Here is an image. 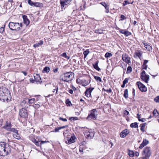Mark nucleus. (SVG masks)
<instances>
[{
    "label": "nucleus",
    "instance_id": "f257e3e1",
    "mask_svg": "<svg viewBox=\"0 0 159 159\" xmlns=\"http://www.w3.org/2000/svg\"><path fill=\"white\" fill-rule=\"evenodd\" d=\"M11 98V95L8 90L4 87L0 88V99L7 101Z\"/></svg>",
    "mask_w": 159,
    "mask_h": 159
},
{
    "label": "nucleus",
    "instance_id": "f03ea898",
    "mask_svg": "<svg viewBox=\"0 0 159 159\" xmlns=\"http://www.w3.org/2000/svg\"><path fill=\"white\" fill-rule=\"evenodd\" d=\"M74 77V74L72 72H68L62 74L60 79L64 82H68L72 80Z\"/></svg>",
    "mask_w": 159,
    "mask_h": 159
},
{
    "label": "nucleus",
    "instance_id": "7ed1b4c3",
    "mask_svg": "<svg viewBox=\"0 0 159 159\" xmlns=\"http://www.w3.org/2000/svg\"><path fill=\"white\" fill-rule=\"evenodd\" d=\"M22 26V23L19 24V23H14L12 22H10L8 24V26L10 29L12 30L19 31Z\"/></svg>",
    "mask_w": 159,
    "mask_h": 159
},
{
    "label": "nucleus",
    "instance_id": "20e7f679",
    "mask_svg": "<svg viewBox=\"0 0 159 159\" xmlns=\"http://www.w3.org/2000/svg\"><path fill=\"white\" fill-rule=\"evenodd\" d=\"M29 138L37 146H40L41 145L43 144L44 143H46L48 142L46 141H41L39 140V139H35L34 135L32 134L30 135Z\"/></svg>",
    "mask_w": 159,
    "mask_h": 159
},
{
    "label": "nucleus",
    "instance_id": "39448f33",
    "mask_svg": "<svg viewBox=\"0 0 159 159\" xmlns=\"http://www.w3.org/2000/svg\"><path fill=\"white\" fill-rule=\"evenodd\" d=\"M84 134L86 137L89 139L92 138L94 135V131L91 129L86 130L84 132Z\"/></svg>",
    "mask_w": 159,
    "mask_h": 159
},
{
    "label": "nucleus",
    "instance_id": "423d86ee",
    "mask_svg": "<svg viewBox=\"0 0 159 159\" xmlns=\"http://www.w3.org/2000/svg\"><path fill=\"white\" fill-rule=\"evenodd\" d=\"M97 112L96 109H93L90 111V113L89 114L87 118L89 119V118L95 120L96 119L97 116Z\"/></svg>",
    "mask_w": 159,
    "mask_h": 159
},
{
    "label": "nucleus",
    "instance_id": "0eeeda50",
    "mask_svg": "<svg viewBox=\"0 0 159 159\" xmlns=\"http://www.w3.org/2000/svg\"><path fill=\"white\" fill-rule=\"evenodd\" d=\"M11 125L10 122L6 121V124L3 126V128L7 129V131L12 132L15 130V128H11Z\"/></svg>",
    "mask_w": 159,
    "mask_h": 159
},
{
    "label": "nucleus",
    "instance_id": "6e6552de",
    "mask_svg": "<svg viewBox=\"0 0 159 159\" xmlns=\"http://www.w3.org/2000/svg\"><path fill=\"white\" fill-rule=\"evenodd\" d=\"M19 114L21 117L23 118H27L28 116L27 110L23 108L20 110Z\"/></svg>",
    "mask_w": 159,
    "mask_h": 159
},
{
    "label": "nucleus",
    "instance_id": "1a4fd4ad",
    "mask_svg": "<svg viewBox=\"0 0 159 159\" xmlns=\"http://www.w3.org/2000/svg\"><path fill=\"white\" fill-rule=\"evenodd\" d=\"M139 90L142 92H145L147 91V88L140 82H137L136 83Z\"/></svg>",
    "mask_w": 159,
    "mask_h": 159
},
{
    "label": "nucleus",
    "instance_id": "9d476101",
    "mask_svg": "<svg viewBox=\"0 0 159 159\" xmlns=\"http://www.w3.org/2000/svg\"><path fill=\"white\" fill-rule=\"evenodd\" d=\"M151 154L150 150H144L143 152L142 155L143 158L149 159Z\"/></svg>",
    "mask_w": 159,
    "mask_h": 159
},
{
    "label": "nucleus",
    "instance_id": "9b49d317",
    "mask_svg": "<svg viewBox=\"0 0 159 159\" xmlns=\"http://www.w3.org/2000/svg\"><path fill=\"white\" fill-rule=\"evenodd\" d=\"M123 60L126 62L127 63L129 64L131 63L130 58L126 54H123L122 56Z\"/></svg>",
    "mask_w": 159,
    "mask_h": 159
},
{
    "label": "nucleus",
    "instance_id": "f8f14e48",
    "mask_svg": "<svg viewBox=\"0 0 159 159\" xmlns=\"http://www.w3.org/2000/svg\"><path fill=\"white\" fill-rule=\"evenodd\" d=\"M128 153L130 157H133L134 156L138 157L139 156V153L131 150H128Z\"/></svg>",
    "mask_w": 159,
    "mask_h": 159
},
{
    "label": "nucleus",
    "instance_id": "ddd939ff",
    "mask_svg": "<svg viewBox=\"0 0 159 159\" xmlns=\"http://www.w3.org/2000/svg\"><path fill=\"white\" fill-rule=\"evenodd\" d=\"M72 0H60V3L61 5V8L63 9L65 6L69 4Z\"/></svg>",
    "mask_w": 159,
    "mask_h": 159
},
{
    "label": "nucleus",
    "instance_id": "4468645a",
    "mask_svg": "<svg viewBox=\"0 0 159 159\" xmlns=\"http://www.w3.org/2000/svg\"><path fill=\"white\" fill-rule=\"evenodd\" d=\"M0 150V155L1 156H7L11 152L10 150Z\"/></svg>",
    "mask_w": 159,
    "mask_h": 159
},
{
    "label": "nucleus",
    "instance_id": "2eb2a0df",
    "mask_svg": "<svg viewBox=\"0 0 159 159\" xmlns=\"http://www.w3.org/2000/svg\"><path fill=\"white\" fill-rule=\"evenodd\" d=\"M94 89V88H90L87 89L85 92L86 96L87 97H90L91 95V93Z\"/></svg>",
    "mask_w": 159,
    "mask_h": 159
},
{
    "label": "nucleus",
    "instance_id": "dca6fc26",
    "mask_svg": "<svg viewBox=\"0 0 159 159\" xmlns=\"http://www.w3.org/2000/svg\"><path fill=\"white\" fill-rule=\"evenodd\" d=\"M34 77L35 82L36 83H40L42 82L40 75L37 74H34Z\"/></svg>",
    "mask_w": 159,
    "mask_h": 159
},
{
    "label": "nucleus",
    "instance_id": "f3484780",
    "mask_svg": "<svg viewBox=\"0 0 159 159\" xmlns=\"http://www.w3.org/2000/svg\"><path fill=\"white\" fill-rule=\"evenodd\" d=\"M12 132L13 133V135L14 138L17 139H20V134L18 133V130L16 129H15V130Z\"/></svg>",
    "mask_w": 159,
    "mask_h": 159
},
{
    "label": "nucleus",
    "instance_id": "a211bd4d",
    "mask_svg": "<svg viewBox=\"0 0 159 159\" xmlns=\"http://www.w3.org/2000/svg\"><path fill=\"white\" fill-rule=\"evenodd\" d=\"M129 131L127 129L123 130L120 134V136L121 138H124L128 134Z\"/></svg>",
    "mask_w": 159,
    "mask_h": 159
},
{
    "label": "nucleus",
    "instance_id": "6ab92c4d",
    "mask_svg": "<svg viewBox=\"0 0 159 159\" xmlns=\"http://www.w3.org/2000/svg\"><path fill=\"white\" fill-rule=\"evenodd\" d=\"M149 76L148 75L141 76V78L146 83H148L149 80Z\"/></svg>",
    "mask_w": 159,
    "mask_h": 159
},
{
    "label": "nucleus",
    "instance_id": "aec40b11",
    "mask_svg": "<svg viewBox=\"0 0 159 159\" xmlns=\"http://www.w3.org/2000/svg\"><path fill=\"white\" fill-rule=\"evenodd\" d=\"M75 138L74 136H71L70 139H68L67 141H66V143L67 144H70L75 142Z\"/></svg>",
    "mask_w": 159,
    "mask_h": 159
},
{
    "label": "nucleus",
    "instance_id": "412c9836",
    "mask_svg": "<svg viewBox=\"0 0 159 159\" xmlns=\"http://www.w3.org/2000/svg\"><path fill=\"white\" fill-rule=\"evenodd\" d=\"M43 43V41L42 40H40L38 43H36L33 45V47L35 48H38L40 46H42Z\"/></svg>",
    "mask_w": 159,
    "mask_h": 159
},
{
    "label": "nucleus",
    "instance_id": "4be33fe9",
    "mask_svg": "<svg viewBox=\"0 0 159 159\" xmlns=\"http://www.w3.org/2000/svg\"><path fill=\"white\" fill-rule=\"evenodd\" d=\"M23 18L24 23L26 25H28L30 23V21L27 18V16H26L24 15L23 16Z\"/></svg>",
    "mask_w": 159,
    "mask_h": 159
},
{
    "label": "nucleus",
    "instance_id": "5701e85b",
    "mask_svg": "<svg viewBox=\"0 0 159 159\" xmlns=\"http://www.w3.org/2000/svg\"><path fill=\"white\" fill-rule=\"evenodd\" d=\"M148 140H146V139L143 140L142 143L140 146L139 147V148H142L143 147H144V146H146L147 144H148Z\"/></svg>",
    "mask_w": 159,
    "mask_h": 159
},
{
    "label": "nucleus",
    "instance_id": "b1692460",
    "mask_svg": "<svg viewBox=\"0 0 159 159\" xmlns=\"http://www.w3.org/2000/svg\"><path fill=\"white\" fill-rule=\"evenodd\" d=\"M144 47L148 51H150L152 50V48L148 43H143Z\"/></svg>",
    "mask_w": 159,
    "mask_h": 159
},
{
    "label": "nucleus",
    "instance_id": "393cba45",
    "mask_svg": "<svg viewBox=\"0 0 159 159\" xmlns=\"http://www.w3.org/2000/svg\"><path fill=\"white\" fill-rule=\"evenodd\" d=\"M98 61H97L96 62L95 64H93V65L94 68H95L97 70L99 71L100 70V69L98 67Z\"/></svg>",
    "mask_w": 159,
    "mask_h": 159
},
{
    "label": "nucleus",
    "instance_id": "a878e982",
    "mask_svg": "<svg viewBox=\"0 0 159 159\" xmlns=\"http://www.w3.org/2000/svg\"><path fill=\"white\" fill-rule=\"evenodd\" d=\"M43 4L42 3L35 2L34 6L36 7H41L43 6Z\"/></svg>",
    "mask_w": 159,
    "mask_h": 159
},
{
    "label": "nucleus",
    "instance_id": "bb28decb",
    "mask_svg": "<svg viewBox=\"0 0 159 159\" xmlns=\"http://www.w3.org/2000/svg\"><path fill=\"white\" fill-rule=\"evenodd\" d=\"M124 96L126 99L128 98V93L127 89H125L124 92Z\"/></svg>",
    "mask_w": 159,
    "mask_h": 159
},
{
    "label": "nucleus",
    "instance_id": "cd10ccee",
    "mask_svg": "<svg viewBox=\"0 0 159 159\" xmlns=\"http://www.w3.org/2000/svg\"><path fill=\"white\" fill-rule=\"evenodd\" d=\"M5 148H6L5 143L4 142L0 143V149H5Z\"/></svg>",
    "mask_w": 159,
    "mask_h": 159
},
{
    "label": "nucleus",
    "instance_id": "c85d7f7f",
    "mask_svg": "<svg viewBox=\"0 0 159 159\" xmlns=\"http://www.w3.org/2000/svg\"><path fill=\"white\" fill-rule=\"evenodd\" d=\"M135 55L138 57L139 58H140L141 57L142 53V52H140L139 51H137L135 52Z\"/></svg>",
    "mask_w": 159,
    "mask_h": 159
},
{
    "label": "nucleus",
    "instance_id": "c756f323",
    "mask_svg": "<svg viewBox=\"0 0 159 159\" xmlns=\"http://www.w3.org/2000/svg\"><path fill=\"white\" fill-rule=\"evenodd\" d=\"M130 126L131 128H138V123L137 122H134L131 123L130 125Z\"/></svg>",
    "mask_w": 159,
    "mask_h": 159
},
{
    "label": "nucleus",
    "instance_id": "7c9ffc66",
    "mask_svg": "<svg viewBox=\"0 0 159 159\" xmlns=\"http://www.w3.org/2000/svg\"><path fill=\"white\" fill-rule=\"evenodd\" d=\"M146 124V123H145L142 125H140L141 127L140 129L143 132L144 131V128Z\"/></svg>",
    "mask_w": 159,
    "mask_h": 159
},
{
    "label": "nucleus",
    "instance_id": "2f4dec72",
    "mask_svg": "<svg viewBox=\"0 0 159 159\" xmlns=\"http://www.w3.org/2000/svg\"><path fill=\"white\" fill-rule=\"evenodd\" d=\"M50 69L49 67L48 66H46L44 68L43 70V72L48 73L50 71Z\"/></svg>",
    "mask_w": 159,
    "mask_h": 159
},
{
    "label": "nucleus",
    "instance_id": "473e14b6",
    "mask_svg": "<svg viewBox=\"0 0 159 159\" xmlns=\"http://www.w3.org/2000/svg\"><path fill=\"white\" fill-rule=\"evenodd\" d=\"M94 79L97 81H99V82H101L102 80L101 78L99 76H94Z\"/></svg>",
    "mask_w": 159,
    "mask_h": 159
},
{
    "label": "nucleus",
    "instance_id": "72a5a7b5",
    "mask_svg": "<svg viewBox=\"0 0 159 159\" xmlns=\"http://www.w3.org/2000/svg\"><path fill=\"white\" fill-rule=\"evenodd\" d=\"M61 56L64 57L66 58H67V59H69L70 58V57L67 56L66 52H64L62 54H61Z\"/></svg>",
    "mask_w": 159,
    "mask_h": 159
},
{
    "label": "nucleus",
    "instance_id": "f704fd0d",
    "mask_svg": "<svg viewBox=\"0 0 159 159\" xmlns=\"http://www.w3.org/2000/svg\"><path fill=\"white\" fill-rule=\"evenodd\" d=\"M95 32L96 33L101 34L103 33V30L101 29H98L95 30Z\"/></svg>",
    "mask_w": 159,
    "mask_h": 159
},
{
    "label": "nucleus",
    "instance_id": "c9c22d12",
    "mask_svg": "<svg viewBox=\"0 0 159 159\" xmlns=\"http://www.w3.org/2000/svg\"><path fill=\"white\" fill-rule=\"evenodd\" d=\"M89 52V51L88 50H87L85 51H84L83 52V54L84 55V58H85L87 57V55L88 54Z\"/></svg>",
    "mask_w": 159,
    "mask_h": 159
},
{
    "label": "nucleus",
    "instance_id": "e433bc0d",
    "mask_svg": "<svg viewBox=\"0 0 159 159\" xmlns=\"http://www.w3.org/2000/svg\"><path fill=\"white\" fill-rule=\"evenodd\" d=\"M153 113L154 116H155L156 117L158 116L159 115V113H158L157 111V110H155V109H154V111L153 112Z\"/></svg>",
    "mask_w": 159,
    "mask_h": 159
},
{
    "label": "nucleus",
    "instance_id": "4c0bfd02",
    "mask_svg": "<svg viewBox=\"0 0 159 159\" xmlns=\"http://www.w3.org/2000/svg\"><path fill=\"white\" fill-rule=\"evenodd\" d=\"M132 71V68L131 66H129L127 69V73H129L131 72Z\"/></svg>",
    "mask_w": 159,
    "mask_h": 159
},
{
    "label": "nucleus",
    "instance_id": "58836bf2",
    "mask_svg": "<svg viewBox=\"0 0 159 159\" xmlns=\"http://www.w3.org/2000/svg\"><path fill=\"white\" fill-rule=\"evenodd\" d=\"M66 103L67 106H70L71 105V102L69 99H67L66 100Z\"/></svg>",
    "mask_w": 159,
    "mask_h": 159
},
{
    "label": "nucleus",
    "instance_id": "ea45409f",
    "mask_svg": "<svg viewBox=\"0 0 159 159\" xmlns=\"http://www.w3.org/2000/svg\"><path fill=\"white\" fill-rule=\"evenodd\" d=\"M124 34L126 36H128L131 35V33L128 30H126Z\"/></svg>",
    "mask_w": 159,
    "mask_h": 159
},
{
    "label": "nucleus",
    "instance_id": "a19ab883",
    "mask_svg": "<svg viewBox=\"0 0 159 159\" xmlns=\"http://www.w3.org/2000/svg\"><path fill=\"white\" fill-rule=\"evenodd\" d=\"M35 100V99L34 98H31L29 100L28 102L29 104H31L34 102Z\"/></svg>",
    "mask_w": 159,
    "mask_h": 159
},
{
    "label": "nucleus",
    "instance_id": "79ce46f5",
    "mask_svg": "<svg viewBox=\"0 0 159 159\" xmlns=\"http://www.w3.org/2000/svg\"><path fill=\"white\" fill-rule=\"evenodd\" d=\"M112 56L111 53L109 52H107L105 54V57H110Z\"/></svg>",
    "mask_w": 159,
    "mask_h": 159
},
{
    "label": "nucleus",
    "instance_id": "37998d69",
    "mask_svg": "<svg viewBox=\"0 0 159 159\" xmlns=\"http://www.w3.org/2000/svg\"><path fill=\"white\" fill-rule=\"evenodd\" d=\"M33 107L36 109H37L40 107V105L39 104H35L33 105Z\"/></svg>",
    "mask_w": 159,
    "mask_h": 159
},
{
    "label": "nucleus",
    "instance_id": "c03bdc74",
    "mask_svg": "<svg viewBox=\"0 0 159 159\" xmlns=\"http://www.w3.org/2000/svg\"><path fill=\"white\" fill-rule=\"evenodd\" d=\"M35 2H33L31 0H28V3L31 6H34Z\"/></svg>",
    "mask_w": 159,
    "mask_h": 159
},
{
    "label": "nucleus",
    "instance_id": "a18cd8bd",
    "mask_svg": "<svg viewBox=\"0 0 159 159\" xmlns=\"http://www.w3.org/2000/svg\"><path fill=\"white\" fill-rule=\"evenodd\" d=\"M58 87L57 86L55 87L54 89H53V93H54L55 92V91H56V94H57L58 92Z\"/></svg>",
    "mask_w": 159,
    "mask_h": 159
},
{
    "label": "nucleus",
    "instance_id": "49530a36",
    "mask_svg": "<svg viewBox=\"0 0 159 159\" xmlns=\"http://www.w3.org/2000/svg\"><path fill=\"white\" fill-rule=\"evenodd\" d=\"M154 101L156 102H159V96L156 97L154 98Z\"/></svg>",
    "mask_w": 159,
    "mask_h": 159
},
{
    "label": "nucleus",
    "instance_id": "de8ad7c7",
    "mask_svg": "<svg viewBox=\"0 0 159 159\" xmlns=\"http://www.w3.org/2000/svg\"><path fill=\"white\" fill-rule=\"evenodd\" d=\"M120 18L121 19H120V20L122 21L124 20L126 18L125 17L124 15H121Z\"/></svg>",
    "mask_w": 159,
    "mask_h": 159
},
{
    "label": "nucleus",
    "instance_id": "09e8293b",
    "mask_svg": "<svg viewBox=\"0 0 159 159\" xmlns=\"http://www.w3.org/2000/svg\"><path fill=\"white\" fill-rule=\"evenodd\" d=\"M129 80V79L128 78H126L125 80L123 81V83H125V84H126L128 82Z\"/></svg>",
    "mask_w": 159,
    "mask_h": 159
},
{
    "label": "nucleus",
    "instance_id": "8fccbe9b",
    "mask_svg": "<svg viewBox=\"0 0 159 159\" xmlns=\"http://www.w3.org/2000/svg\"><path fill=\"white\" fill-rule=\"evenodd\" d=\"M88 148L87 147L86 145H85L82 146H80V149H85V148Z\"/></svg>",
    "mask_w": 159,
    "mask_h": 159
},
{
    "label": "nucleus",
    "instance_id": "3c124183",
    "mask_svg": "<svg viewBox=\"0 0 159 159\" xmlns=\"http://www.w3.org/2000/svg\"><path fill=\"white\" fill-rule=\"evenodd\" d=\"M4 28L3 27L0 28V33H2L4 31Z\"/></svg>",
    "mask_w": 159,
    "mask_h": 159
},
{
    "label": "nucleus",
    "instance_id": "603ef678",
    "mask_svg": "<svg viewBox=\"0 0 159 159\" xmlns=\"http://www.w3.org/2000/svg\"><path fill=\"white\" fill-rule=\"evenodd\" d=\"M59 119L60 120H62V121H67V119H66V118H62L61 117H60L59 118Z\"/></svg>",
    "mask_w": 159,
    "mask_h": 159
},
{
    "label": "nucleus",
    "instance_id": "864d4df0",
    "mask_svg": "<svg viewBox=\"0 0 159 159\" xmlns=\"http://www.w3.org/2000/svg\"><path fill=\"white\" fill-rule=\"evenodd\" d=\"M130 3L128 1H125L123 3V5L124 6H125Z\"/></svg>",
    "mask_w": 159,
    "mask_h": 159
},
{
    "label": "nucleus",
    "instance_id": "5fc2aeb1",
    "mask_svg": "<svg viewBox=\"0 0 159 159\" xmlns=\"http://www.w3.org/2000/svg\"><path fill=\"white\" fill-rule=\"evenodd\" d=\"M60 129V127H58L55 128V132H59V130Z\"/></svg>",
    "mask_w": 159,
    "mask_h": 159
},
{
    "label": "nucleus",
    "instance_id": "6e6d98bb",
    "mask_svg": "<svg viewBox=\"0 0 159 159\" xmlns=\"http://www.w3.org/2000/svg\"><path fill=\"white\" fill-rule=\"evenodd\" d=\"M126 30H121L119 31V32L121 34H124Z\"/></svg>",
    "mask_w": 159,
    "mask_h": 159
},
{
    "label": "nucleus",
    "instance_id": "4d7b16f0",
    "mask_svg": "<svg viewBox=\"0 0 159 159\" xmlns=\"http://www.w3.org/2000/svg\"><path fill=\"white\" fill-rule=\"evenodd\" d=\"M77 153L78 154V152H80L81 154H83V150H79L78 151H76Z\"/></svg>",
    "mask_w": 159,
    "mask_h": 159
},
{
    "label": "nucleus",
    "instance_id": "13d9d810",
    "mask_svg": "<svg viewBox=\"0 0 159 159\" xmlns=\"http://www.w3.org/2000/svg\"><path fill=\"white\" fill-rule=\"evenodd\" d=\"M124 113L125 115H129V112L125 110V111H124Z\"/></svg>",
    "mask_w": 159,
    "mask_h": 159
},
{
    "label": "nucleus",
    "instance_id": "bf43d9fd",
    "mask_svg": "<svg viewBox=\"0 0 159 159\" xmlns=\"http://www.w3.org/2000/svg\"><path fill=\"white\" fill-rule=\"evenodd\" d=\"M139 120L140 121H142V122H144V121H146V119L144 118H142V119H140Z\"/></svg>",
    "mask_w": 159,
    "mask_h": 159
},
{
    "label": "nucleus",
    "instance_id": "052dcab7",
    "mask_svg": "<svg viewBox=\"0 0 159 159\" xmlns=\"http://www.w3.org/2000/svg\"><path fill=\"white\" fill-rule=\"evenodd\" d=\"M77 117H71L70 119V120H77Z\"/></svg>",
    "mask_w": 159,
    "mask_h": 159
},
{
    "label": "nucleus",
    "instance_id": "680f3d73",
    "mask_svg": "<svg viewBox=\"0 0 159 159\" xmlns=\"http://www.w3.org/2000/svg\"><path fill=\"white\" fill-rule=\"evenodd\" d=\"M86 144V143H85V142H82L81 144H80V146H85V144Z\"/></svg>",
    "mask_w": 159,
    "mask_h": 159
},
{
    "label": "nucleus",
    "instance_id": "e2e57ef3",
    "mask_svg": "<svg viewBox=\"0 0 159 159\" xmlns=\"http://www.w3.org/2000/svg\"><path fill=\"white\" fill-rule=\"evenodd\" d=\"M30 82L32 83H34V82H35V80H34V79L32 78L30 79Z\"/></svg>",
    "mask_w": 159,
    "mask_h": 159
},
{
    "label": "nucleus",
    "instance_id": "0e129e2a",
    "mask_svg": "<svg viewBox=\"0 0 159 159\" xmlns=\"http://www.w3.org/2000/svg\"><path fill=\"white\" fill-rule=\"evenodd\" d=\"M145 74V71L143 70L142 71V72L141 73V76H143V75H146Z\"/></svg>",
    "mask_w": 159,
    "mask_h": 159
},
{
    "label": "nucleus",
    "instance_id": "69168bd1",
    "mask_svg": "<svg viewBox=\"0 0 159 159\" xmlns=\"http://www.w3.org/2000/svg\"><path fill=\"white\" fill-rule=\"evenodd\" d=\"M69 92L71 94H72L73 93V90L72 89H70L69 90Z\"/></svg>",
    "mask_w": 159,
    "mask_h": 159
},
{
    "label": "nucleus",
    "instance_id": "338daca9",
    "mask_svg": "<svg viewBox=\"0 0 159 159\" xmlns=\"http://www.w3.org/2000/svg\"><path fill=\"white\" fill-rule=\"evenodd\" d=\"M106 92H107L108 93L109 92V93H111V92H112V90L111 88H110L109 89H107Z\"/></svg>",
    "mask_w": 159,
    "mask_h": 159
},
{
    "label": "nucleus",
    "instance_id": "774afa93",
    "mask_svg": "<svg viewBox=\"0 0 159 159\" xmlns=\"http://www.w3.org/2000/svg\"><path fill=\"white\" fill-rule=\"evenodd\" d=\"M100 4L102 5L104 7V6H105L106 5V4L105 2H101Z\"/></svg>",
    "mask_w": 159,
    "mask_h": 159
}]
</instances>
